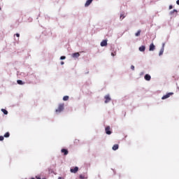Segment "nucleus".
I'll use <instances>...</instances> for the list:
<instances>
[{
    "label": "nucleus",
    "instance_id": "f257e3e1",
    "mask_svg": "<svg viewBox=\"0 0 179 179\" xmlns=\"http://www.w3.org/2000/svg\"><path fill=\"white\" fill-rule=\"evenodd\" d=\"M64 103H60L57 109H56V113H61L62 111H64Z\"/></svg>",
    "mask_w": 179,
    "mask_h": 179
},
{
    "label": "nucleus",
    "instance_id": "f03ea898",
    "mask_svg": "<svg viewBox=\"0 0 179 179\" xmlns=\"http://www.w3.org/2000/svg\"><path fill=\"white\" fill-rule=\"evenodd\" d=\"M173 94H174V92H169L162 97V100H166V99H169V97H170V96H173Z\"/></svg>",
    "mask_w": 179,
    "mask_h": 179
},
{
    "label": "nucleus",
    "instance_id": "7ed1b4c3",
    "mask_svg": "<svg viewBox=\"0 0 179 179\" xmlns=\"http://www.w3.org/2000/svg\"><path fill=\"white\" fill-rule=\"evenodd\" d=\"M110 126H108V127H106V129H105V131H106V134H107V135H111V131H110Z\"/></svg>",
    "mask_w": 179,
    "mask_h": 179
},
{
    "label": "nucleus",
    "instance_id": "20e7f679",
    "mask_svg": "<svg viewBox=\"0 0 179 179\" xmlns=\"http://www.w3.org/2000/svg\"><path fill=\"white\" fill-rule=\"evenodd\" d=\"M71 173H76L78 171H79V168L78 166H76L74 168H72L70 169Z\"/></svg>",
    "mask_w": 179,
    "mask_h": 179
},
{
    "label": "nucleus",
    "instance_id": "39448f33",
    "mask_svg": "<svg viewBox=\"0 0 179 179\" xmlns=\"http://www.w3.org/2000/svg\"><path fill=\"white\" fill-rule=\"evenodd\" d=\"M105 103H110V101H111V98H110V95H106L105 97Z\"/></svg>",
    "mask_w": 179,
    "mask_h": 179
},
{
    "label": "nucleus",
    "instance_id": "423d86ee",
    "mask_svg": "<svg viewBox=\"0 0 179 179\" xmlns=\"http://www.w3.org/2000/svg\"><path fill=\"white\" fill-rule=\"evenodd\" d=\"M101 47H107V40H103L101 41Z\"/></svg>",
    "mask_w": 179,
    "mask_h": 179
},
{
    "label": "nucleus",
    "instance_id": "0eeeda50",
    "mask_svg": "<svg viewBox=\"0 0 179 179\" xmlns=\"http://www.w3.org/2000/svg\"><path fill=\"white\" fill-rule=\"evenodd\" d=\"M156 48V46H155V44L151 43L150 45V49L149 51H155V49Z\"/></svg>",
    "mask_w": 179,
    "mask_h": 179
},
{
    "label": "nucleus",
    "instance_id": "6e6552de",
    "mask_svg": "<svg viewBox=\"0 0 179 179\" xmlns=\"http://www.w3.org/2000/svg\"><path fill=\"white\" fill-rule=\"evenodd\" d=\"M73 58H79L80 57V54L79 52H75L72 54Z\"/></svg>",
    "mask_w": 179,
    "mask_h": 179
},
{
    "label": "nucleus",
    "instance_id": "1a4fd4ad",
    "mask_svg": "<svg viewBox=\"0 0 179 179\" xmlns=\"http://www.w3.org/2000/svg\"><path fill=\"white\" fill-rule=\"evenodd\" d=\"M144 79H145V80L149 81V80H150V79H152V77L150 76V75L146 74V75L144 76Z\"/></svg>",
    "mask_w": 179,
    "mask_h": 179
},
{
    "label": "nucleus",
    "instance_id": "9d476101",
    "mask_svg": "<svg viewBox=\"0 0 179 179\" xmlns=\"http://www.w3.org/2000/svg\"><path fill=\"white\" fill-rule=\"evenodd\" d=\"M61 152H62V153H64V156H66V155H68V153H69V152L66 149H62Z\"/></svg>",
    "mask_w": 179,
    "mask_h": 179
},
{
    "label": "nucleus",
    "instance_id": "9b49d317",
    "mask_svg": "<svg viewBox=\"0 0 179 179\" xmlns=\"http://www.w3.org/2000/svg\"><path fill=\"white\" fill-rule=\"evenodd\" d=\"M118 148H120V145H118V144H115L113 146L112 149H113V150H118Z\"/></svg>",
    "mask_w": 179,
    "mask_h": 179
},
{
    "label": "nucleus",
    "instance_id": "f8f14e48",
    "mask_svg": "<svg viewBox=\"0 0 179 179\" xmlns=\"http://www.w3.org/2000/svg\"><path fill=\"white\" fill-rule=\"evenodd\" d=\"M145 50H146V47H145V45H142L139 48V51H141V52H143Z\"/></svg>",
    "mask_w": 179,
    "mask_h": 179
},
{
    "label": "nucleus",
    "instance_id": "ddd939ff",
    "mask_svg": "<svg viewBox=\"0 0 179 179\" xmlns=\"http://www.w3.org/2000/svg\"><path fill=\"white\" fill-rule=\"evenodd\" d=\"M92 2H93V0H87L85 4V6H89Z\"/></svg>",
    "mask_w": 179,
    "mask_h": 179
},
{
    "label": "nucleus",
    "instance_id": "4468645a",
    "mask_svg": "<svg viewBox=\"0 0 179 179\" xmlns=\"http://www.w3.org/2000/svg\"><path fill=\"white\" fill-rule=\"evenodd\" d=\"M141 31H142L138 30V31L135 34L136 37H139V36H141Z\"/></svg>",
    "mask_w": 179,
    "mask_h": 179
},
{
    "label": "nucleus",
    "instance_id": "2eb2a0df",
    "mask_svg": "<svg viewBox=\"0 0 179 179\" xmlns=\"http://www.w3.org/2000/svg\"><path fill=\"white\" fill-rule=\"evenodd\" d=\"M63 100H64V101H68V100H69V96H64L63 97Z\"/></svg>",
    "mask_w": 179,
    "mask_h": 179
},
{
    "label": "nucleus",
    "instance_id": "dca6fc26",
    "mask_svg": "<svg viewBox=\"0 0 179 179\" xmlns=\"http://www.w3.org/2000/svg\"><path fill=\"white\" fill-rule=\"evenodd\" d=\"M163 52H164V47L160 50L159 55H163Z\"/></svg>",
    "mask_w": 179,
    "mask_h": 179
},
{
    "label": "nucleus",
    "instance_id": "f3484780",
    "mask_svg": "<svg viewBox=\"0 0 179 179\" xmlns=\"http://www.w3.org/2000/svg\"><path fill=\"white\" fill-rule=\"evenodd\" d=\"M2 113H3V114H5V115H8V110H6V109H1Z\"/></svg>",
    "mask_w": 179,
    "mask_h": 179
},
{
    "label": "nucleus",
    "instance_id": "a211bd4d",
    "mask_svg": "<svg viewBox=\"0 0 179 179\" xmlns=\"http://www.w3.org/2000/svg\"><path fill=\"white\" fill-rule=\"evenodd\" d=\"M17 83L18 85H24V83H23V81H22V80H17Z\"/></svg>",
    "mask_w": 179,
    "mask_h": 179
},
{
    "label": "nucleus",
    "instance_id": "6ab92c4d",
    "mask_svg": "<svg viewBox=\"0 0 179 179\" xmlns=\"http://www.w3.org/2000/svg\"><path fill=\"white\" fill-rule=\"evenodd\" d=\"M9 136H10V134H9V132H6L4 134V138H9Z\"/></svg>",
    "mask_w": 179,
    "mask_h": 179
},
{
    "label": "nucleus",
    "instance_id": "aec40b11",
    "mask_svg": "<svg viewBox=\"0 0 179 179\" xmlns=\"http://www.w3.org/2000/svg\"><path fill=\"white\" fill-rule=\"evenodd\" d=\"M112 57H115L117 55V52H113L111 53Z\"/></svg>",
    "mask_w": 179,
    "mask_h": 179
},
{
    "label": "nucleus",
    "instance_id": "412c9836",
    "mask_svg": "<svg viewBox=\"0 0 179 179\" xmlns=\"http://www.w3.org/2000/svg\"><path fill=\"white\" fill-rule=\"evenodd\" d=\"M174 12H176L177 13V10H173L172 11H171V15H173V13H174Z\"/></svg>",
    "mask_w": 179,
    "mask_h": 179
},
{
    "label": "nucleus",
    "instance_id": "4be33fe9",
    "mask_svg": "<svg viewBox=\"0 0 179 179\" xmlns=\"http://www.w3.org/2000/svg\"><path fill=\"white\" fill-rule=\"evenodd\" d=\"M131 69H132V71H135V66L134 65H131Z\"/></svg>",
    "mask_w": 179,
    "mask_h": 179
},
{
    "label": "nucleus",
    "instance_id": "5701e85b",
    "mask_svg": "<svg viewBox=\"0 0 179 179\" xmlns=\"http://www.w3.org/2000/svg\"><path fill=\"white\" fill-rule=\"evenodd\" d=\"M124 17H125V16H124V15H120L121 20H122Z\"/></svg>",
    "mask_w": 179,
    "mask_h": 179
},
{
    "label": "nucleus",
    "instance_id": "b1692460",
    "mask_svg": "<svg viewBox=\"0 0 179 179\" xmlns=\"http://www.w3.org/2000/svg\"><path fill=\"white\" fill-rule=\"evenodd\" d=\"M66 58V57H65V56H62L61 57H60V59H65Z\"/></svg>",
    "mask_w": 179,
    "mask_h": 179
},
{
    "label": "nucleus",
    "instance_id": "393cba45",
    "mask_svg": "<svg viewBox=\"0 0 179 179\" xmlns=\"http://www.w3.org/2000/svg\"><path fill=\"white\" fill-rule=\"evenodd\" d=\"M80 179H85V176H83V175H80Z\"/></svg>",
    "mask_w": 179,
    "mask_h": 179
},
{
    "label": "nucleus",
    "instance_id": "a878e982",
    "mask_svg": "<svg viewBox=\"0 0 179 179\" xmlns=\"http://www.w3.org/2000/svg\"><path fill=\"white\" fill-rule=\"evenodd\" d=\"M4 138L2 136H0V141H3Z\"/></svg>",
    "mask_w": 179,
    "mask_h": 179
},
{
    "label": "nucleus",
    "instance_id": "bb28decb",
    "mask_svg": "<svg viewBox=\"0 0 179 179\" xmlns=\"http://www.w3.org/2000/svg\"><path fill=\"white\" fill-rule=\"evenodd\" d=\"M78 142H79V140H78V139H76V140L74 141V143H78Z\"/></svg>",
    "mask_w": 179,
    "mask_h": 179
},
{
    "label": "nucleus",
    "instance_id": "cd10ccee",
    "mask_svg": "<svg viewBox=\"0 0 179 179\" xmlns=\"http://www.w3.org/2000/svg\"><path fill=\"white\" fill-rule=\"evenodd\" d=\"M15 36H16L17 37H20V34H16Z\"/></svg>",
    "mask_w": 179,
    "mask_h": 179
},
{
    "label": "nucleus",
    "instance_id": "c85d7f7f",
    "mask_svg": "<svg viewBox=\"0 0 179 179\" xmlns=\"http://www.w3.org/2000/svg\"><path fill=\"white\" fill-rule=\"evenodd\" d=\"M36 179H41V178H40V176H36Z\"/></svg>",
    "mask_w": 179,
    "mask_h": 179
},
{
    "label": "nucleus",
    "instance_id": "c756f323",
    "mask_svg": "<svg viewBox=\"0 0 179 179\" xmlns=\"http://www.w3.org/2000/svg\"><path fill=\"white\" fill-rule=\"evenodd\" d=\"M169 9H173V6H169Z\"/></svg>",
    "mask_w": 179,
    "mask_h": 179
},
{
    "label": "nucleus",
    "instance_id": "7c9ffc66",
    "mask_svg": "<svg viewBox=\"0 0 179 179\" xmlns=\"http://www.w3.org/2000/svg\"><path fill=\"white\" fill-rule=\"evenodd\" d=\"M177 5H179V0L176 1Z\"/></svg>",
    "mask_w": 179,
    "mask_h": 179
},
{
    "label": "nucleus",
    "instance_id": "2f4dec72",
    "mask_svg": "<svg viewBox=\"0 0 179 179\" xmlns=\"http://www.w3.org/2000/svg\"><path fill=\"white\" fill-rule=\"evenodd\" d=\"M58 179H64L62 177H59Z\"/></svg>",
    "mask_w": 179,
    "mask_h": 179
},
{
    "label": "nucleus",
    "instance_id": "473e14b6",
    "mask_svg": "<svg viewBox=\"0 0 179 179\" xmlns=\"http://www.w3.org/2000/svg\"><path fill=\"white\" fill-rule=\"evenodd\" d=\"M61 65H64V62H61Z\"/></svg>",
    "mask_w": 179,
    "mask_h": 179
},
{
    "label": "nucleus",
    "instance_id": "72a5a7b5",
    "mask_svg": "<svg viewBox=\"0 0 179 179\" xmlns=\"http://www.w3.org/2000/svg\"><path fill=\"white\" fill-rule=\"evenodd\" d=\"M31 179H36V178H32Z\"/></svg>",
    "mask_w": 179,
    "mask_h": 179
},
{
    "label": "nucleus",
    "instance_id": "f704fd0d",
    "mask_svg": "<svg viewBox=\"0 0 179 179\" xmlns=\"http://www.w3.org/2000/svg\"><path fill=\"white\" fill-rule=\"evenodd\" d=\"M0 10H1V7H0Z\"/></svg>",
    "mask_w": 179,
    "mask_h": 179
}]
</instances>
